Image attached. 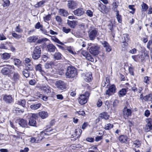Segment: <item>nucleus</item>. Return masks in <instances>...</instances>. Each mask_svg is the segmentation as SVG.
Wrapping results in <instances>:
<instances>
[{"instance_id": "obj_1", "label": "nucleus", "mask_w": 152, "mask_h": 152, "mask_svg": "<svg viewBox=\"0 0 152 152\" xmlns=\"http://www.w3.org/2000/svg\"><path fill=\"white\" fill-rule=\"evenodd\" d=\"M38 117V115L35 113L28 114L27 118L28 121V124L31 126H36V120Z\"/></svg>"}, {"instance_id": "obj_2", "label": "nucleus", "mask_w": 152, "mask_h": 152, "mask_svg": "<svg viewBox=\"0 0 152 152\" xmlns=\"http://www.w3.org/2000/svg\"><path fill=\"white\" fill-rule=\"evenodd\" d=\"M77 75V71L75 68L72 66L68 67L66 73V75L67 77L72 78Z\"/></svg>"}, {"instance_id": "obj_3", "label": "nucleus", "mask_w": 152, "mask_h": 152, "mask_svg": "<svg viewBox=\"0 0 152 152\" xmlns=\"http://www.w3.org/2000/svg\"><path fill=\"white\" fill-rule=\"evenodd\" d=\"M41 48L40 46H37L34 49L32 54V58L35 60L38 59L41 56Z\"/></svg>"}, {"instance_id": "obj_4", "label": "nucleus", "mask_w": 152, "mask_h": 152, "mask_svg": "<svg viewBox=\"0 0 152 152\" xmlns=\"http://www.w3.org/2000/svg\"><path fill=\"white\" fill-rule=\"evenodd\" d=\"M90 94L89 92L86 91L84 94L80 95L78 99L79 103L81 105L85 104L88 101Z\"/></svg>"}, {"instance_id": "obj_5", "label": "nucleus", "mask_w": 152, "mask_h": 152, "mask_svg": "<svg viewBox=\"0 0 152 152\" xmlns=\"http://www.w3.org/2000/svg\"><path fill=\"white\" fill-rule=\"evenodd\" d=\"M4 66L1 70V73L4 75H7L11 73L12 70L14 69L15 68L14 66L10 65H6Z\"/></svg>"}, {"instance_id": "obj_6", "label": "nucleus", "mask_w": 152, "mask_h": 152, "mask_svg": "<svg viewBox=\"0 0 152 152\" xmlns=\"http://www.w3.org/2000/svg\"><path fill=\"white\" fill-rule=\"evenodd\" d=\"M98 30L96 29H94L90 30L88 32V36L89 39L91 40H94L96 37L98 36Z\"/></svg>"}, {"instance_id": "obj_7", "label": "nucleus", "mask_w": 152, "mask_h": 152, "mask_svg": "<svg viewBox=\"0 0 152 152\" xmlns=\"http://www.w3.org/2000/svg\"><path fill=\"white\" fill-rule=\"evenodd\" d=\"M91 46L89 49L90 52L94 56L96 55L99 53V48L98 45L90 44Z\"/></svg>"}, {"instance_id": "obj_8", "label": "nucleus", "mask_w": 152, "mask_h": 152, "mask_svg": "<svg viewBox=\"0 0 152 152\" xmlns=\"http://www.w3.org/2000/svg\"><path fill=\"white\" fill-rule=\"evenodd\" d=\"M147 124L144 128V131L145 132H148L152 130V119L148 118L146 120Z\"/></svg>"}, {"instance_id": "obj_9", "label": "nucleus", "mask_w": 152, "mask_h": 152, "mask_svg": "<svg viewBox=\"0 0 152 152\" xmlns=\"http://www.w3.org/2000/svg\"><path fill=\"white\" fill-rule=\"evenodd\" d=\"M56 86L59 90H63L66 88V84L64 81L61 80L56 81Z\"/></svg>"}, {"instance_id": "obj_10", "label": "nucleus", "mask_w": 152, "mask_h": 152, "mask_svg": "<svg viewBox=\"0 0 152 152\" xmlns=\"http://www.w3.org/2000/svg\"><path fill=\"white\" fill-rule=\"evenodd\" d=\"M20 76L17 72H14L12 76L11 79L15 83H18L20 80Z\"/></svg>"}, {"instance_id": "obj_11", "label": "nucleus", "mask_w": 152, "mask_h": 152, "mask_svg": "<svg viewBox=\"0 0 152 152\" xmlns=\"http://www.w3.org/2000/svg\"><path fill=\"white\" fill-rule=\"evenodd\" d=\"M80 53L87 60L92 62H94V58L92 57L91 55L86 51L81 50L80 51Z\"/></svg>"}, {"instance_id": "obj_12", "label": "nucleus", "mask_w": 152, "mask_h": 152, "mask_svg": "<svg viewBox=\"0 0 152 152\" xmlns=\"http://www.w3.org/2000/svg\"><path fill=\"white\" fill-rule=\"evenodd\" d=\"M116 91V87L115 85H112L110 86L108 89L106 91V94L109 96L115 93Z\"/></svg>"}, {"instance_id": "obj_13", "label": "nucleus", "mask_w": 152, "mask_h": 152, "mask_svg": "<svg viewBox=\"0 0 152 152\" xmlns=\"http://www.w3.org/2000/svg\"><path fill=\"white\" fill-rule=\"evenodd\" d=\"M123 114L124 117L127 118L129 116H131L132 114V111L131 109H128L126 106L123 110Z\"/></svg>"}, {"instance_id": "obj_14", "label": "nucleus", "mask_w": 152, "mask_h": 152, "mask_svg": "<svg viewBox=\"0 0 152 152\" xmlns=\"http://www.w3.org/2000/svg\"><path fill=\"white\" fill-rule=\"evenodd\" d=\"M41 89L42 91L47 94L51 93L53 91L52 88L47 85L42 86L41 87Z\"/></svg>"}, {"instance_id": "obj_15", "label": "nucleus", "mask_w": 152, "mask_h": 152, "mask_svg": "<svg viewBox=\"0 0 152 152\" xmlns=\"http://www.w3.org/2000/svg\"><path fill=\"white\" fill-rule=\"evenodd\" d=\"M83 75H84V79L86 82H89L91 80L92 77V74L91 72L84 73Z\"/></svg>"}, {"instance_id": "obj_16", "label": "nucleus", "mask_w": 152, "mask_h": 152, "mask_svg": "<svg viewBox=\"0 0 152 152\" xmlns=\"http://www.w3.org/2000/svg\"><path fill=\"white\" fill-rule=\"evenodd\" d=\"M3 99L6 103H11L13 101L12 98V96L10 95H5L3 98Z\"/></svg>"}, {"instance_id": "obj_17", "label": "nucleus", "mask_w": 152, "mask_h": 152, "mask_svg": "<svg viewBox=\"0 0 152 152\" xmlns=\"http://www.w3.org/2000/svg\"><path fill=\"white\" fill-rule=\"evenodd\" d=\"M42 65L39 64L35 66V69L36 71H39L42 75H44L45 73V71L42 69Z\"/></svg>"}, {"instance_id": "obj_18", "label": "nucleus", "mask_w": 152, "mask_h": 152, "mask_svg": "<svg viewBox=\"0 0 152 152\" xmlns=\"http://www.w3.org/2000/svg\"><path fill=\"white\" fill-rule=\"evenodd\" d=\"M38 39V37L33 35L29 37L27 39V41L30 43H35Z\"/></svg>"}, {"instance_id": "obj_19", "label": "nucleus", "mask_w": 152, "mask_h": 152, "mask_svg": "<svg viewBox=\"0 0 152 152\" xmlns=\"http://www.w3.org/2000/svg\"><path fill=\"white\" fill-rule=\"evenodd\" d=\"M73 13L75 15L80 16L81 15L83 14L84 11L82 8H78L73 11Z\"/></svg>"}, {"instance_id": "obj_20", "label": "nucleus", "mask_w": 152, "mask_h": 152, "mask_svg": "<svg viewBox=\"0 0 152 152\" xmlns=\"http://www.w3.org/2000/svg\"><path fill=\"white\" fill-rule=\"evenodd\" d=\"M18 124L22 127H26L27 126L28 122L26 120L20 119H19L18 121Z\"/></svg>"}, {"instance_id": "obj_21", "label": "nucleus", "mask_w": 152, "mask_h": 152, "mask_svg": "<svg viewBox=\"0 0 152 152\" xmlns=\"http://www.w3.org/2000/svg\"><path fill=\"white\" fill-rule=\"evenodd\" d=\"M78 130L77 129H76L74 134L72 135L75 140L80 137L82 132V131L81 129H78Z\"/></svg>"}, {"instance_id": "obj_22", "label": "nucleus", "mask_w": 152, "mask_h": 152, "mask_svg": "<svg viewBox=\"0 0 152 152\" xmlns=\"http://www.w3.org/2000/svg\"><path fill=\"white\" fill-rule=\"evenodd\" d=\"M77 3L74 1H69L67 4L68 8L70 9H74L76 7Z\"/></svg>"}, {"instance_id": "obj_23", "label": "nucleus", "mask_w": 152, "mask_h": 152, "mask_svg": "<svg viewBox=\"0 0 152 152\" xmlns=\"http://www.w3.org/2000/svg\"><path fill=\"white\" fill-rule=\"evenodd\" d=\"M102 44L104 47L105 48L106 51L110 52L111 50V47L107 42L104 41L102 42Z\"/></svg>"}, {"instance_id": "obj_24", "label": "nucleus", "mask_w": 152, "mask_h": 152, "mask_svg": "<svg viewBox=\"0 0 152 152\" xmlns=\"http://www.w3.org/2000/svg\"><path fill=\"white\" fill-rule=\"evenodd\" d=\"M42 105L41 103L36 102L32 104L30 106V108L32 110H36L40 108Z\"/></svg>"}, {"instance_id": "obj_25", "label": "nucleus", "mask_w": 152, "mask_h": 152, "mask_svg": "<svg viewBox=\"0 0 152 152\" xmlns=\"http://www.w3.org/2000/svg\"><path fill=\"white\" fill-rule=\"evenodd\" d=\"M129 138L126 136L121 135L119 137V141L122 143H126Z\"/></svg>"}, {"instance_id": "obj_26", "label": "nucleus", "mask_w": 152, "mask_h": 152, "mask_svg": "<svg viewBox=\"0 0 152 152\" xmlns=\"http://www.w3.org/2000/svg\"><path fill=\"white\" fill-rule=\"evenodd\" d=\"M56 65L55 62L50 61L49 63H46L45 65V68L46 69H52V67Z\"/></svg>"}, {"instance_id": "obj_27", "label": "nucleus", "mask_w": 152, "mask_h": 152, "mask_svg": "<svg viewBox=\"0 0 152 152\" xmlns=\"http://www.w3.org/2000/svg\"><path fill=\"white\" fill-rule=\"evenodd\" d=\"M138 59L139 61H144L145 59H148L149 58V56L147 53H144L140 55H138Z\"/></svg>"}, {"instance_id": "obj_28", "label": "nucleus", "mask_w": 152, "mask_h": 152, "mask_svg": "<svg viewBox=\"0 0 152 152\" xmlns=\"http://www.w3.org/2000/svg\"><path fill=\"white\" fill-rule=\"evenodd\" d=\"M98 9L103 13H106L107 12V8L106 6L102 3L99 4Z\"/></svg>"}, {"instance_id": "obj_29", "label": "nucleus", "mask_w": 152, "mask_h": 152, "mask_svg": "<svg viewBox=\"0 0 152 152\" xmlns=\"http://www.w3.org/2000/svg\"><path fill=\"white\" fill-rule=\"evenodd\" d=\"M48 51L50 52H54L56 49V47L52 44H49L47 46Z\"/></svg>"}, {"instance_id": "obj_30", "label": "nucleus", "mask_w": 152, "mask_h": 152, "mask_svg": "<svg viewBox=\"0 0 152 152\" xmlns=\"http://www.w3.org/2000/svg\"><path fill=\"white\" fill-rule=\"evenodd\" d=\"M109 117V115L108 113L106 112H103L100 113L99 115V118L101 119H104L105 120H108Z\"/></svg>"}, {"instance_id": "obj_31", "label": "nucleus", "mask_w": 152, "mask_h": 152, "mask_svg": "<svg viewBox=\"0 0 152 152\" xmlns=\"http://www.w3.org/2000/svg\"><path fill=\"white\" fill-rule=\"evenodd\" d=\"M128 88H123L120 90L119 92L118 95L120 97L123 96H125L128 90Z\"/></svg>"}, {"instance_id": "obj_32", "label": "nucleus", "mask_w": 152, "mask_h": 152, "mask_svg": "<svg viewBox=\"0 0 152 152\" xmlns=\"http://www.w3.org/2000/svg\"><path fill=\"white\" fill-rule=\"evenodd\" d=\"M77 22L76 21H70L69 20H68L67 23L68 25L71 28H74L75 27V26L77 25Z\"/></svg>"}, {"instance_id": "obj_33", "label": "nucleus", "mask_w": 152, "mask_h": 152, "mask_svg": "<svg viewBox=\"0 0 152 152\" xmlns=\"http://www.w3.org/2000/svg\"><path fill=\"white\" fill-rule=\"evenodd\" d=\"M129 35L127 34H124L122 37V42L123 43H125L128 42L129 39L128 37Z\"/></svg>"}, {"instance_id": "obj_34", "label": "nucleus", "mask_w": 152, "mask_h": 152, "mask_svg": "<svg viewBox=\"0 0 152 152\" xmlns=\"http://www.w3.org/2000/svg\"><path fill=\"white\" fill-rule=\"evenodd\" d=\"M26 100L24 99H21L17 101V104L23 107H26Z\"/></svg>"}, {"instance_id": "obj_35", "label": "nucleus", "mask_w": 152, "mask_h": 152, "mask_svg": "<svg viewBox=\"0 0 152 152\" xmlns=\"http://www.w3.org/2000/svg\"><path fill=\"white\" fill-rule=\"evenodd\" d=\"M39 115L42 119L46 118L48 116V114L47 112L42 111L39 113Z\"/></svg>"}, {"instance_id": "obj_36", "label": "nucleus", "mask_w": 152, "mask_h": 152, "mask_svg": "<svg viewBox=\"0 0 152 152\" xmlns=\"http://www.w3.org/2000/svg\"><path fill=\"white\" fill-rule=\"evenodd\" d=\"M54 59L57 60H60L62 58V55L59 52H56L53 55Z\"/></svg>"}, {"instance_id": "obj_37", "label": "nucleus", "mask_w": 152, "mask_h": 152, "mask_svg": "<svg viewBox=\"0 0 152 152\" xmlns=\"http://www.w3.org/2000/svg\"><path fill=\"white\" fill-rule=\"evenodd\" d=\"M59 13L60 15L64 17H66L68 15L67 11L64 9H60L59 10Z\"/></svg>"}, {"instance_id": "obj_38", "label": "nucleus", "mask_w": 152, "mask_h": 152, "mask_svg": "<svg viewBox=\"0 0 152 152\" xmlns=\"http://www.w3.org/2000/svg\"><path fill=\"white\" fill-rule=\"evenodd\" d=\"M141 145L140 142L138 140H136L133 142V146L134 148H139Z\"/></svg>"}, {"instance_id": "obj_39", "label": "nucleus", "mask_w": 152, "mask_h": 152, "mask_svg": "<svg viewBox=\"0 0 152 152\" xmlns=\"http://www.w3.org/2000/svg\"><path fill=\"white\" fill-rule=\"evenodd\" d=\"M142 7V11L145 12L147 11L148 8V5L145 3L144 2H142V4L141 5Z\"/></svg>"}, {"instance_id": "obj_40", "label": "nucleus", "mask_w": 152, "mask_h": 152, "mask_svg": "<svg viewBox=\"0 0 152 152\" xmlns=\"http://www.w3.org/2000/svg\"><path fill=\"white\" fill-rule=\"evenodd\" d=\"M152 99V94H149L144 96V101L146 102L151 101Z\"/></svg>"}, {"instance_id": "obj_41", "label": "nucleus", "mask_w": 152, "mask_h": 152, "mask_svg": "<svg viewBox=\"0 0 152 152\" xmlns=\"http://www.w3.org/2000/svg\"><path fill=\"white\" fill-rule=\"evenodd\" d=\"M10 54L7 53H4L1 55V58L5 60L8 59L10 58Z\"/></svg>"}, {"instance_id": "obj_42", "label": "nucleus", "mask_w": 152, "mask_h": 152, "mask_svg": "<svg viewBox=\"0 0 152 152\" xmlns=\"http://www.w3.org/2000/svg\"><path fill=\"white\" fill-rule=\"evenodd\" d=\"M45 2V1H41L38 2L36 4L34 5V7L36 8H39V7H42Z\"/></svg>"}, {"instance_id": "obj_43", "label": "nucleus", "mask_w": 152, "mask_h": 152, "mask_svg": "<svg viewBox=\"0 0 152 152\" xmlns=\"http://www.w3.org/2000/svg\"><path fill=\"white\" fill-rule=\"evenodd\" d=\"M2 5L3 7H8L10 4V1L9 0H3Z\"/></svg>"}, {"instance_id": "obj_44", "label": "nucleus", "mask_w": 152, "mask_h": 152, "mask_svg": "<svg viewBox=\"0 0 152 152\" xmlns=\"http://www.w3.org/2000/svg\"><path fill=\"white\" fill-rule=\"evenodd\" d=\"M113 127V125L110 124H106L105 126L104 129L106 130H109L112 128Z\"/></svg>"}, {"instance_id": "obj_45", "label": "nucleus", "mask_w": 152, "mask_h": 152, "mask_svg": "<svg viewBox=\"0 0 152 152\" xmlns=\"http://www.w3.org/2000/svg\"><path fill=\"white\" fill-rule=\"evenodd\" d=\"M28 70L26 69H25L22 72L23 74L26 78L28 77L29 76V72Z\"/></svg>"}, {"instance_id": "obj_46", "label": "nucleus", "mask_w": 152, "mask_h": 152, "mask_svg": "<svg viewBox=\"0 0 152 152\" xmlns=\"http://www.w3.org/2000/svg\"><path fill=\"white\" fill-rule=\"evenodd\" d=\"M48 39L46 38H42L38 39L37 40V43L38 44H42L45 43V42L47 41Z\"/></svg>"}, {"instance_id": "obj_47", "label": "nucleus", "mask_w": 152, "mask_h": 152, "mask_svg": "<svg viewBox=\"0 0 152 152\" xmlns=\"http://www.w3.org/2000/svg\"><path fill=\"white\" fill-rule=\"evenodd\" d=\"M26 68L29 71L32 70L33 69L32 64H31V63L26 64Z\"/></svg>"}, {"instance_id": "obj_48", "label": "nucleus", "mask_w": 152, "mask_h": 152, "mask_svg": "<svg viewBox=\"0 0 152 152\" xmlns=\"http://www.w3.org/2000/svg\"><path fill=\"white\" fill-rule=\"evenodd\" d=\"M14 64L18 67L20 66L21 61L18 59H14Z\"/></svg>"}, {"instance_id": "obj_49", "label": "nucleus", "mask_w": 152, "mask_h": 152, "mask_svg": "<svg viewBox=\"0 0 152 152\" xmlns=\"http://www.w3.org/2000/svg\"><path fill=\"white\" fill-rule=\"evenodd\" d=\"M116 17L119 23H121L122 22V16L119 14V12H118L116 14Z\"/></svg>"}, {"instance_id": "obj_50", "label": "nucleus", "mask_w": 152, "mask_h": 152, "mask_svg": "<svg viewBox=\"0 0 152 152\" xmlns=\"http://www.w3.org/2000/svg\"><path fill=\"white\" fill-rule=\"evenodd\" d=\"M78 42L83 47H85L86 46V42L83 41L82 39L78 40Z\"/></svg>"}, {"instance_id": "obj_51", "label": "nucleus", "mask_w": 152, "mask_h": 152, "mask_svg": "<svg viewBox=\"0 0 152 152\" xmlns=\"http://www.w3.org/2000/svg\"><path fill=\"white\" fill-rule=\"evenodd\" d=\"M134 6V5H129L128 6L129 8L130 9L132 10V11H130V12L133 14L134 13L135 11V9L133 7Z\"/></svg>"}, {"instance_id": "obj_52", "label": "nucleus", "mask_w": 152, "mask_h": 152, "mask_svg": "<svg viewBox=\"0 0 152 152\" xmlns=\"http://www.w3.org/2000/svg\"><path fill=\"white\" fill-rule=\"evenodd\" d=\"M12 36L16 39H19L21 37V35L17 34L15 33H13L12 34Z\"/></svg>"}, {"instance_id": "obj_53", "label": "nucleus", "mask_w": 152, "mask_h": 152, "mask_svg": "<svg viewBox=\"0 0 152 152\" xmlns=\"http://www.w3.org/2000/svg\"><path fill=\"white\" fill-rule=\"evenodd\" d=\"M16 113H19L20 114L24 112L23 109H20L18 108H15L14 110Z\"/></svg>"}, {"instance_id": "obj_54", "label": "nucleus", "mask_w": 152, "mask_h": 152, "mask_svg": "<svg viewBox=\"0 0 152 152\" xmlns=\"http://www.w3.org/2000/svg\"><path fill=\"white\" fill-rule=\"evenodd\" d=\"M150 77L148 76H145L144 77V81L145 83L147 84H149L150 83Z\"/></svg>"}, {"instance_id": "obj_55", "label": "nucleus", "mask_w": 152, "mask_h": 152, "mask_svg": "<svg viewBox=\"0 0 152 152\" xmlns=\"http://www.w3.org/2000/svg\"><path fill=\"white\" fill-rule=\"evenodd\" d=\"M56 19L59 23L60 24L61 23L62 19L60 16H56Z\"/></svg>"}, {"instance_id": "obj_56", "label": "nucleus", "mask_w": 152, "mask_h": 152, "mask_svg": "<svg viewBox=\"0 0 152 152\" xmlns=\"http://www.w3.org/2000/svg\"><path fill=\"white\" fill-rule=\"evenodd\" d=\"M42 60L44 61H46L48 58V56L47 54L42 55Z\"/></svg>"}, {"instance_id": "obj_57", "label": "nucleus", "mask_w": 152, "mask_h": 152, "mask_svg": "<svg viewBox=\"0 0 152 152\" xmlns=\"http://www.w3.org/2000/svg\"><path fill=\"white\" fill-rule=\"evenodd\" d=\"M136 84H134L133 85V86L131 87L132 90L134 92H136L138 91V89L136 87Z\"/></svg>"}, {"instance_id": "obj_58", "label": "nucleus", "mask_w": 152, "mask_h": 152, "mask_svg": "<svg viewBox=\"0 0 152 152\" xmlns=\"http://www.w3.org/2000/svg\"><path fill=\"white\" fill-rule=\"evenodd\" d=\"M62 30L63 32L67 34L70 31L71 29L70 28H67L65 27H63Z\"/></svg>"}, {"instance_id": "obj_59", "label": "nucleus", "mask_w": 152, "mask_h": 152, "mask_svg": "<svg viewBox=\"0 0 152 152\" xmlns=\"http://www.w3.org/2000/svg\"><path fill=\"white\" fill-rule=\"evenodd\" d=\"M132 58L136 62L139 61V59H138V55H134L132 57Z\"/></svg>"}, {"instance_id": "obj_60", "label": "nucleus", "mask_w": 152, "mask_h": 152, "mask_svg": "<svg viewBox=\"0 0 152 152\" xmlns=\"http://www.w3.org/2000/svg\"><path fill=\"white\" fill-rule=\"evenodd\" d=\"M42 27H43L42 25L40 24V23L39 22H38L37 23L35 26V27L36 29H39Z\"/></svg>"}, {"instance_id": "obj_61", "label": "nucleus", "mask_w": 152, "mask_h": 152, "mask_svg": "<svg viewBox=\"0 0 152 152\" xmlns=\"http://www.w3.org/2000/svg\"><path fill=\"white\" fill-rule=\"evenodd\" d=\"M119 101L117 99H115L113 102V107H115L117 106L118 104Z\"/></svg>"}, {"instance_id": "obj_62", "label": "nucleus", "mask_w": 152, "mask_h": 152, "mask_svg": "<svg viewBox=\"0 0 152 152\" xmlns=\"http://www.w3.org/2000/svg\"><path fill=\"white\" fill-rule=\"evenodd\" d=\"M86 14L88 16H89L90 17H91L93 16V12L91 10H87L86 11Z\"/></svg>"}, {"instance_id": "obj_63", "label": "nucleus", "mask_w": 152, "mask_h": 152, "mask_svg": "<svg viewBox=\"0 0 152 152\" xmlns=\"http://www.w3.org/2000/svg\"><path fill=\"white\" fill-rule=\"evenodd\" d=\"M151 45H152V40L149 41L147 44V48L149 50L150 49V46Z\"/></svg>"}, {"instance_id": "obj_64", "label": "nucleus", "mask_w": 152, "mask_h": 152, "mask_svg": "<svg viewBox=\"0 0 152 152\" xmlns=\"http://www.w3.org/2000/svg\"><path fill=\"white\" fill-rule=\"evenodd\" d=\"M29 149L28 147H26L23 150H20V152H28Z\"/></svg>"}]
</instances>
